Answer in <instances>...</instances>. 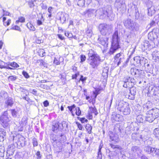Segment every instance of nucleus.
<instances>
[{
	"mask_svg": "<svg viewBox=\"0 0 159 159\" xmlns=\"http://www.w3.org/2000/svg\"><path fill=\"white\" fill-rule=\"evenodd\" d=\"M88 57L87 62L91 68L93 69L97 68L101 60L100 56L96 52L90 49L89 51Z\"/></svg>",
	"mask_w": 159,
	"mask_h": 159,
	"instance_id": "nucleus-1",
	"label": "nucleus"
},
{
	"mask_svg": "<svg viewBox=\"0 0 159 159\" xmlns=\"http://www.w3.org/2000/svg\"><path fill=\"white\" fill-rule=\"evenodd\" d=\"M123 80L124 82L123 87L126 88H130L129 90L130 93L132 94L133 95L131 96H134L136 93V89L135 88L132 87L134 83L135 82L134 79L127 76L125 77Z\"/></svg>",
	"mask_w": 159,
	"mask_h": 159,
	"instance_id": "nucleus-2",
	"label": "nucleus"
},
{
	"mask_svg": "<svg viewBox=\"0 0 159 159\" xmlns=\"http://www.w3.org/2000/svg\"><path fill=\"white\" fill-rule=\"evenodd\" d=\"M120 48L118 31H116L112 36L111 47L110 49V53H113Z\"/></svg>",
	"mask_w": 159,
	"mask_h": 159,
	"instance_id": "nucleus-3",
	"label": "nucleus"
},
{
	"mask_svg": "<svg viewBox=\"0 0 159 159\" xmlns=\"http://www.w3.org/2000/svg\"><path fill=\"white\" fill-rule=\"evenodd\" d=\"M159 116V109H153L147 112L146 116V120L149 122H152Z\"/></svg>",
	"mask_w": 159,
	"mask_h": 159,
	"instance_id": "nucleus-4",
	"label": "nucleus"
},
{
	"mask_svg": "<svg viewBox=\"0 0 159 159\" xmlns=\"http://www.w3.org/2000/svg\"><path fill=\"white\" fill-rule=\"evenodd\" d=\"M125 26L130 30L133 32L138 31L139 28V24L130 19H128L124 21Z\"/></svg>",
	"mask_w": 159,
	"mask_h": 159,
	"instance_id": "nucleus-5",
	"label": "nucleus"
},
{
	"mask_svg": "<svg viewBox=\"0 0 159 159\" xmlns=\"http://www.w3.org/2000/svg\"><path fill=\"white\" fill-rule=\"evenodd\" d=\"M120 127L119 125H116L114 128L115 134L112 136H110V142L111 141L112 143H116L119 141V137L117 134L121 132Z\"/></svg>",
	"mask_w": 159,
	"mask_h": 159,
	"instance_id": "nucleus-6",
	"label": "nucleus"
},
{
	"mask_svg": "<svg viewBox=\"0 0 159 159\" xmlns=\"http://www.w3.org/2000/svg\"><path fill=\"white\" fill-rule=\"evenodd\" d=\"M144 150L154 157H158L159 156V149L156 148L146 146L144 148Z\"/></svg>",
	"mask_w": 159,
	"mask_h": 159,
	"instance_id": "nucleus-7",
	"label": "nucleus"
},
{
	"mask_svg": "<svg viewBox=\"0 0 159 159\" xmlns=\"http://www.w3.org/2000/svg\"><path fill=\"white\" fill-rule=\"evenodd\" d=\"M0 120L4 127L7 126L9 125L10 120L8 117V113L7 111H5L0 118Z\"/></svg>",
	"mask_w": 159,
	"mask_h": 159,
	"instance_id": "nucleus-8",
	"label": "nucleus"
},
{
	"mask_svg": "<svg viewBox=\"0 0 159 159\" xmlns=\"http://www.w3.org/2000/svg\"><path fill=\"white\" fill-rule=\"evenodd\" d=\"M114 6L118 10L122 12L124 11L126 8L125 1L123 0H116Z\"/></svg>",
	"mask_w": 159,
	"mask_h": 159,
	"instance_id": "nucleus-9",
	"label": "nucleus"
},
{
	"mask_svg": "<svg viewBox=\"0 0 159 159\" xmlns=\"http://www.w3.org/2000/svg\"><path fill=\"white\" fill-rule=\"evenodd\" d=\"M69 15L65 12H59L57 14V18L60 20L61 23L63 24L64 23L66 20H68Z\"/></svg>",
	"mask_w": 159,
	"mask_h": 159,
	"instance_id": "nucleus-10",
	"label": "nucleus"
},
{
	"mask_svg": "<svg viewBox=\"0 0 159 159\" xmlns=\"http://www.w3.org/2000/svg\"><path fill=\"white\" fill-rule=\"evenodd\" d=\"M15 100L12 98L8 97L5 99L4 107L6 108L11 107L13 106Z\"/></svg>",
	"mask_w": 159,
	"mask_h": 159,
	"instance_id": "nucleus-11",
	"label": "nucleus"
},
{
	"mask_svg": "<svg viewBox=\"0 0 159 159\" xmlns=\"http://www.w3.org/2000/svg\"><path fill=\"white\" fill-rule=\"evenodd\" d=\"M159 30L158 29L153 30L152 32L149 33L148 38L149 40L153 41L157 39L159 36Z\"/></svg>",
	"mask_w": 159,
	"mask_h": 159,
	"instance_id": "nucleus-12",
	"label": "nucleus"
},
{
	"mask_svg": "<svg viewBox=\"0 0 159 159\" xmlns=\"http://www.w3.org/2000/svg\"><path fill=\"white\" fill-rule=\"evenodd\" d=\"M96 16L99 17L101 19L103 18L106 16H108V12L107 11H105L103 8H99L95 12Z\"/></svg>",
	"mask_w": 159,
	"mask_h": 159,
	"instance_id": "nucleus-13",
	"label": "nucleus"
},
{
	"mask_svg": "<svg viewBox=\"0 0 159 159\" xmlns=\"http://www.w3.org/2000/svg\"><path fill=\"white\" fill-rule=\"evenodd\" d=\"M109 26L105 24H100L99 26V30L103 35H106L108 32Z\"/></svg>",
	"mask_w": 159,
	"mask_h": 159,
	"instance_id": "nucleus-14",
	"label": "nucleus"
},
{
	"mask_svg": "<svg viewBox=\"0 0 159 159\" xmlns=\"http://www.w3.org/2000/svg\"><path fill=\"white\" fill-rule=\"evenodd\" d=\"M124 60V55L120 53H119L117 54L115 57L114 62L115 64H117V66H118Z\"/></svg>",
	"mask_w": 159,
	"mask_h": 159,
	"instance_id": "nucleus-15",
	"label": "nucleus"
},
{
	"mask_svg": "<svg viewBox=\"0 0 159 159\" xmlns=\"http://www.w3.org/2000/svg\"><path fill=\"white\" fill-rule=\"evenodd\" d=\"M127 102H124L122 100H119L116 102V107L117 110L120 111L124 107V105Z\"/></svg>",
	"mask_w": 159,
	"mask_h": 159,
	"instance_id": "nucleus-16",
	"label": "nucleus"
},
{
	"mask_svg": "<svg viewBox=\"0 0 159 159\" xmlns=\"http://www.w3.org/2000/svg\"><path fill=\"white\" fill-rule=\"evenodd\" d=\"M92 114H94L95 116L98 114V112L95 107H89V116L90 119H92L93 117Z\"/></svg>",
	"mask_w": 159,
	"mask_h": 159,
	"instance_id": "nucleus-17",
	"label": "nucleus"
},
{
	"mask_svg": "<svg viewBox=\"0 0 159 159\" xmlns=\"http://www.w3.org/2000/svg\"><path fill=\"white\" fill-rule=\"evenodd\" d=\"M122 112L124 115H127L130 113V110L129 107V105L128 103L124 105V107L120 111Z\"/></svg>",
	"mask_w": 159,
	"mask_h": 159,
	"instance_id": "nucleus-18",
	"label": "nucleus"
},
{
	"mask_svg": "<svg viewBox=\"0 0 159 159\" xmlns=\"http://www.w3.org/2000/svg\"><path fill=\"white\" fill-rule=\"evenodd\" d=\"M52 130L55 133L57 132L58 130L61 131L62 129V127H61V124L59 123H56L54 124L53 125L52 127Z\"/></svg>",
	"mask_w": 159,
	"mask_h": 159,
	"instance_id": "nucleus-19",
	"label": "nucleus"
},
{
	"mask_svg": "<svg viewBox=\"0 0 159 159\" xmlns=\"http://www.w3.org/2000/svg\"><path fill=\"white\" fill-rule=\"evenodd\" d=\"M134 59V63L137 66H139L142 64V63H143V60L141 59L139 56L135 57Z\"/></svg>",
	"mask_w": 159,
	"mask_h": 159,
	"instance_id": "nucleus-20",
	"label": "nucleus"
},
{
	"mask_svg": "<svg viewBox=\"0 0 159 159\" xmlns=\"http://www.w3.org/2000/svg\"><path fill=\"white\" fill-rule=\"evenodd\" d=\"M132 139L135 140H140L141 139H142L143 141H144L143 138L142 136V135H140L137 133H134L132 134Z\"/></svg>",
	"mask_w": 159,
	"mask_h": 159,
	"instance_id": "nucleus-21",
	"label": "nucleus"
},
{
	"mask_svg": "<svg viewBox=\"0 0 159 159\" xmlns=\"http://www.w3.org/2000/svg\"><path fill=\"white\" fill-rule=\"evenodd\" d=\"M121 116L119 114H117L116 112L113 113L111 116V119L112 120H113L116 121H119L120 120Z\"/></svg>",
	"mask_w": 159,
	"mask_h": 159,
	"instance_id": "nucleus-22",
	"label": "nucleus"
},
{
	"mask_svg": "<svg viewBox=\"0 0 159 159\" xmlns=\"http://www.w3.org/2000/svg\"><path fill=\"white\" fill-rule=\"evenodd\" d=\"M6 135L5 131L3 129L0 128V141H3Z\"/></svg>",
	"mask_w": 159,
	"mask_h": 159,
	"instance_id": "nucleus-23",
	"label": "nucleus"
},
{
	"mask_svg": "<svg viewBox=\"0 0 159 159\" xmlns=\"http://www.w3.org/2000/svg\"><path fill=\"white\" fill-rule=\"evenodd\" d=\"M108 70L109 67H106L103 69L102 75L104 79H106L108 77Z\"/></svg>",
	"mask_w": 159,
	"mask_h": 159,
	"instance_id": "nucleus-24",
	"label": "nucleus"
},
{
	"mask_svg": "<svg viewBox=\"0 0 159 159\" xmlns=\"http://www.w3.org/2000/svg\"><path fill=\"white\" fill-rule=\"evenodd\" d=\"M12 116L16 117L19 115V110L17 109H11L10 110Z\"/></svg>",
	"mask_w": 159,
	"mask_h": 159,
	"instance_id": "nucleus-25",
	"label": "nucleus"
},
{
	"mask_svg": "<svg viewBox=\"0 0 159 159\" xmlns=\"http://www.w3.org/2000/svg\"><path fill=\"white\" fill-rule=\"evenodd\" d=\"M108 38H106L105 39H101L100 40L99 43L102 45L104 46V47H107L108 45Z\"/></svg>",
	"mask_w": 159,
	"mask_h": 159,
	"instance_id": "nucleus-26",
	"label": "nucleus"
},
{
	"mask_svg": "<svg viewBox=\"0 0 159 159\" xmlns=\"http://www.w3.org/2000/svg\"><path fill=\"white\" fill-rule=\"evenodd\" d=\"M131 151L133 153H138L140 152V148L137 146L132 147L131 148Z\"/></svg>",
	"mask_w": 159,
	"mask_h": 159,
	"instance_id": "nucleus-27",
	"label": "nucleus"
},
{
	"mask_svg": "<svg viewBox=\"0 0 159 159\" xmlns=\"http://www.w3.org/2000/svg\"><path fill=\"white\" fill-rule=\"evenodd\" d=\"M8 97V95L7 92L4 91H2L0 92V98H4L5 99L6 98Z\"/></svg>",
	"mask_w": 159,
	"mask_h": 159,
	"instance_id": "nucleus-28",
	"label": "nucleus"
},
{
	"mask_svg": "<svg viewBox=\"0 0 159 159\" xmlns=\"http://www.w3.org/2000/svg\"><path fill=\"white\" fill-rule=\"evenodd\" d=\"M155 11L153 7H151L148 9V14L149 16H152L154 14Z\"/></svg>",
	"mask_w": 159,
	"mask_h": 159,
	"instance_id": "nucleus-29",
	"label": "nucleus"
},
{
	"mask_svg": "<svg viewBox=\"0 0 159 159\" xmlns=\"http://www.w3.org/2000/svg\"><path fill=\"white\" fill-rule=\"evenodd\" d=\"M85 128L88 133L89 134H90L92 132V126L89 124H87L85 125Z\"/></svg>",
	"mask_w": 159,
	"mask_h": 159,
	"instance_id": "nucleus-30",
	"label": "nucleus"
},
{
	"mask_svg": "<svg viewBox=\"0 0 159 159\" xmlns=\"http://www.w3.org/2000/svg\"><path fill=\"white\" fill-rule=\"evenodd\" d=\"M136 75L135 76V77H139L141 76L143 73V71L139 69H136Z\"/></svg>",
	"mask_w": 159,
	"mask_h": 159,
	"instance_id": "nucleus-31",
	"label": "nucleus"
},
{
	"mask_svg": "<svg viewBox=\"0 0 159 159\" xmlns=\"http://www.w3.org/2000/svg\"><path fill=\"white\" fill-rule=\"evenodd\" d=\"M78 6L81 7L83 6L85 4V0H76Z\"/></svg>",
	"mask_w": 159,
	"mask_h": 159,
	"instance_id": "nucleus-32",
	"label": "nucleus"
},
{
	"mask_svg": "<svg viewBox=\"0 0 159 159\" xmlns=\"http://www.w3.org/2000/svg\"><path fill=\"white\" fill-rule=\"evenodd\" d=\"M153 134L156 137L159 139V128L155 129L154 130Z\"/></svg>",
	"mask_w": 159,
	"mask_h": 159,
	"instance_id": "nucleus-33",
	"label": "nucleus"
},
{
	"mask_svg": "<svg viewBox=\"0 0 159 159\" xmlns=\"http://www.w3.org/2000/svg\"><path fill=\"white\" fill-rule=\"evenodd\" d=\"M159 52H157L156 53H153L152 54V58L153 59L157 60L159 59Z\"/></svg>",
	"mask_w": 159,
	"mask_h": 159,
	"instance_id": "nucleus-34",
	"label": "nucleus"
},
{
	"mask_svg": "<svg viewBox=\"0 0 159 159\" xmlns=\"http://www.w3.org/2000/svg\"><path fill=\"white\" fill-rule=\"evenodd\" d=\"M27 122V118L26 116H24L22 119V124L23 125H26Z\"/></svg>",
	"mask_w": 159,
	"mask_h": 159,
	"instance_id": "nucleus-35",
	"label": "nucleus"
},
{
	"mask_svg": "<svg viewBox=\"0 0 159 159\" xmlns=\"http://www.w3.org/2000/svg\"><path fill=\"white\" fill-rule=\"evenodd\" d=\"M124 95L126 98H127L129 99L133 100L134 98V96H133V97L131 96L133 95L131 93H130V92L129 94L125 93Z\"/></svg>",
	"mask_w": 159,
	"mask_h": 159,
	"instance_id": "nucleus-36",
	"label": "nucleus"
},
{
	"mask_svg": "<svg viewBox=\"0 0 159 159\" xmlns=\"http://www.w3.org/2000/svg\"><path fill=\"white\" fill-rule=\"evenodd\" d=\"M27 27L30 30L34 31L35 28L32 24L30 23H28L27 24Z\"/></svg>",
	"mask_w": 159,
	"mask_h": 159,
	"instance_id": "nucleus-37",
	"label": "nucleus"
},
{
	"mask_svg": "<svg viewBox=\"0 0 159 159\" xmlns=\"http://www.w3.org/2000/svg\"><path fill=\"white\" fill-rule=\"evenodd\" d=\"M150 46V43L148 41H146L144 43L143 46L145 49H147Z\"/></svg>",
	"mask_w": 159,
	"mask_h": 159,
	"instance_id": "nucleus-38",
	"label": "nucleus"
},
{
	"mask_svg": "<svg viewBox=\"0 0 159 159\" xmlns=\"http://www.w3.org/2000/svg\"><path fill=\"white\" fill-rule=\"evenodd\" d=\"M65 34L66 36H67L69 38H71L73 37V34L72 33L69 31H65Z\"/></svg>",
	"mask_w": 159,
	"mask_h": 159,
	"instance_id": "nucleus-39",
	"label": "nucleus"
},
{
	"mask_svg": "<svg viewBox=\"0 0 159 159\" xmlns=\"http://www.w3.org/2000/svg\"><path fill=\"white\" fill-rule=\"evenodd\" d=\"M110 145L111 146V148L113 149H118L119 150H121V148L119 146L117 145H113L112 144H110Z\"/></svg>",
	"mask_w": 159,
	"mask_h": 159,
	"instance_id": "nucleus-40",
	"label": "nucleus"
},
{
	"mask_svg": "<svg viewBox=\"0 0 159 159\" xmlns=\"http://www.w3.org/2000/svg\"><path fill=\"white\" fill-rule=\"evenodd\" d=\"M17 79V77L16 76H11L8 77V80L9 81H14Z\"/></svg>",
	"mask_w": 159,
	"mask_h": 159,
	"instance_id": "nucleus-41",
	"label": "nucleus"
},
{
	"mask_svg": "<svg viewBox=\"0 0 159 159\" xmlns=\"http://www.w3.org/2000/svg\"><path fill=\"white\" fill-rule=\"evenodd\" d=\"M144 65L145 67V68L146 69V70H147V71H151L152 66H151V67H150V65L147 63H145Z\"/></svg>",
	"mask_w": 159,
	"mask_h": 159,
	"instance_id": "nucleus-42",
	"label": "nucleus"
},
{
	"mask_svg": "<svg viewBox=\"0 0 159 159\" xmlns=\"http://www.w3.org/2000/svg\"><path fill=\"white\" fill-rule=\"evenodd\" d=\"M75 104H73L71 106H68L67 107V108L69 109V110L73 116H74V114L73 113L72 110L75 108Z\"/></svg>",
	"mask_w": 159,
	"mask_h": 159,
	"instance_id": "nucleus-43",
	"label": "nucleus"
},
{
	"mask_svg": "<svg viewBox=\"0 0 159 159\" xmlns=\"http://www.w3.org/2000/svg\"><path fill=\"white\" fill-rule=\"evenodd\" d=\"M136 69L135 68H132L131 69L130 71L132 75L135 76L136 75Z\"/></svg>",
	"mask_w": 159,
	"mask_h": 159,
	"instance_id": "nucleus-44",
	"label": "nucleus"
},
{
	"mask_svg": "<svg viewBox=\"0 0 159 159\" xmlns=\"http://www.w3.org/2000/svg\"><path fill=\"white\" fill-rule=\"evenodd\" d=\"M32 143L34 147H35L38 146V143L36 138H34L33 139Z\"/></svg>",
	"mask_w": 159,
	"mask_h": 159,
	"instance_id": "nucleus-45",
	"label": "nucleus"
},
{
	"mask_svg": "<svg viewBox=\"0 0 159 159\" xmlns=\"http://www.w3.org/2000/svg\"><path fill=\"white\" fill-rule=\"evenodd\" d=\"M25 18L23 17H21L19 18V20H16V24H18L19 22H25Z\"/></svg>",
	"mask_w": 159,
	"mask_h": 159,
	"instance_id": "nucleus-46",
	"label": "nucleus"
},
{
	"mask_svg": "<svg viewBox=\"0 0 159 159\" xmlns=\"http://www.w3.org/2000/svg\"><path fill=\"white\" fill-rule=\"evenodd\" d=\"M75 110L76 111L75 112L76 115L78 116L80 115L81 114V111L80 108L77 107L75 108Z\"/></svg>",
	"mask_w": 159,
	"mask_h": 159,
	"instance_id": "nucleus-47",
	"label": "nucleus"
},
{
	"mask_svg": "<svg viewBox=\"0 0 159 159\" xmlns=\"http://www.w3.org/2000/svg\"><path fill=\"white\" fill-rule=\"evenodd\" d=\"M153 94L156 96L155 97L156 98L158 99H159V90H155Z\"/></svg>",
	"mask_w": 159,
	"mask_h": 159,
	"instance_id": "nucleus-48",
	"label": "nucleus"
},
{
	"mask_svg": "<svg viewBox=\"0 0 159 159\" xmlns=\"http://www.w3.org/2000/svg\"><path fill=\"white\" fill-rule=\"evenodd\" d=\"M94 11V10H93L89 9L87 11V13L88 14L89 16H90L93 14Z\"/></svg>",
	"mask_w": 159,
	"mask_h": 159,
	"instance_id": "nucleus-49",
	"label": "nucleus"
},
{
	"mask_svg": "<svg viewBox=\"0 0 159 159\" xmlns=\"http://www.w3.org/2000/svg\"><path fill=\"white\" fill-rule=\"evenodd\" d=\"M61 124V127H62V129L65 127H67V125L66 124V122L65 121H63L61 123H59Z\"/></svg>",
	"mask_w": 159,
	"mask_h": 159,
	"instance_id": "nucleus-50",
	"label": "nucleus"
},
{
	"mask_svg": "<svg viewBox=\"0 0 159 159\" xmlns=\"http://www.w3.org/2000/svg\"><path fill=\"white\" fill-rule=\"evenodd\" d=\"M137 120H138V122H143V119L142 118L141 115L138 116L137 117Z\"/></svg>",
	"mask_w": 159,
	"mask_h": 159,
	"instance_id": "nucleus-51",
	"label": "nucleus"
},
{
	"mask_svg": "<svg viewBox=\"0 0 159 159\" xmlns=\"http://www.w3.org/2000/svg\"><path fill=\"white\" fill-rule=\"evenodd\" d=\"M153 139L151 138H149L147 140V143L148 145H150L152 144Z\"/></svg>",
	"mask_w": 159,
	"mask_h": 159,
	"instance_id": "nucleus-52",
	"label": "nucleus"
},
{
	"mask_svg": "<svg viewBox=\"0 0 159 159\" xmlns=\"http://www.w3.org/2000/svg\"><path fill=\"white\" fill-rule=\"evenodd\" d=\"M11 23V20L10 19H9L7 21H5L3 22L4 25L5 26H8Z\"/></svg>",
	"mask_w": 159,
	"mask_h": 159,
	"instance_id": "nucleus-53",
	"label": "nucleus"
},
{
	"mask_svg": "<svg viewBox=\"0 0 159 159\" xmlns=\"http://www.w3.org/2000/svg\"><path fill=\"white\" fill-rule=\"evenodd\" d=\"M87 36L91 37L92 35V31L91 30H88L87 31Z\"/></svg>",
	"mask_w": 159,
	"mask_h": 159,
	"instance_id": "nucleus-54",
	"label": "nucleus"
},
{
	"mask_svg": "<svg viewBox=\"0 0 159 159\" xmlns=\"http://www.w3.org/2000/svg\"><path fill=\"white\" fill-rule=\"evenodd\" d=\"M10 65L14 67H17L19 66V65L15 62H13L10 63Z\"/></svg>",
	"mask_w": 159,
	"mask_h": 159,
	"instance_id": "nucleus-55",
	"label": "nucleus"
},
{
	"mask_svg": "<svg viewBox=\"0 0 159 159\" xmlns=\"http://www.w3.org/2000/svg\"><path fill=\"white\" fill-rule=\"evenodd\" d=\"M86 57L84 55H81L80 56L81 61L80 62H82L86 60Z\"/></svg>",
	"mask_w": 159,
	"mask_h": 159,
	"instance_id": "nucleus-56",
	"label": "nucleus"
},
{
	"mask_svg": "<svg viewBox=\"0 0 159 159\" xmlns=\"http://www.w3.org/2000/svg\"><path fill=\"white\" fill-rule=\"evenodd\" d=\"M22 74L25 76V77L26 78H28L30 77V76L28 75V74L26 72L23 71L22 72Z\"/></svg>",
	"mask_w": 159,
	"mask_h": 159,
	"instance_id": "nucleus-57",
	"label": "nucleus"
},
{
	"mask_svg": "<svg viewBox=\"0 0 159 159\" xmlns=\"http://www.w3.org/2000/svg\"><path fill=\"white\" fill-rule=\"evenodd\" d=\"M76 124L79 129L80 130H82L83 129V127L81 124H80L78 122H76Z\"/></svg>",
	"mask_w": 159,
	"mask_h": 159,
	"instance_id": "nucleus-58",
	"label": "nucleus"
},
{
	"mask_svg": "<svg viewBox=\"0 0 159 159\" xmlns=\"http://www.w3.org/2000/svg\"><path fill=\"white\" fill-rule=\"evenodd\" d=\"M102 156L101 151H99L98 152V159H102Z\"/></svg>",
	"mask_w": 159,
	"mask_h": 159,
	"instance_id": "nucleus-59",
	"label": "nucleus"
},
{
	"mask_svg": "<svg viewBox=\"0 0 159 159\" xmlns=\"http://www.w3.org/2000/svg\"><path fill=\"white\" fill-rule=\"evenodd\" d=\"M80 120L82 123H84V122L87 123L88 122V120L84 118H80Z\"/></svg>",
	"mask_w": 159,
	"mask_h": 159,
	"instance_id": "nucleus-60",
	"label": "nucleus"
},
{
	"mask_svg": "<svg viewBox=\"0 0 159 159\" xmlns=\"http://www.w3.org/2000/svg\"><path fill=\"white\" fill-rule=\"evenodd\" d=\"M11 29L13 30H20V27L17 25L15 26L14 27H13L11 28Z\"/></svg>",
	"mask_w": 159,
	"mask_h": 159,
	"instance_id": "nucleus-61",
	"label": "nucleus"
},
{
	"mask_svg": "<svg viewBox=\"0 0 159 159\" xmlns=\"http://www.w3.org/2000/svg\"><path fill=\"white\" fill-rule=\"evenodd\" d=\"M93 93L94 95V98H96L97 95L99 93H98V91L97 90H96L94 91H93Z\"/></svg>",
	"mask_w": 159,
	"mask_h": 159,
	"instance_id": "nucleus-62",
	"label": "nucleus"
},
{
	"mask_svg": "<svg viewBox=\"0 0 159 159\" xmlns=\"http://www.w3.org/2000/svg\"><path fill=\"white\" fill-rule=\"evenodd\" d=\"M35 42L37 43L40 44V43H42L43 41L42 40L40 39L39 38H38L36 39Z\"/></svg>",
	"mask_w": 159,
	"mask_h": 159,
	"instance_id": "nucleus-63",
	"label": "nucleus"
},
{
	"mask_svg": "<svg viewBox=\"0 0 159 159\" xmlns=\"http://www.w3.org/2000/svg\"><path fill=\"white\" fill-rule=\"evenodd\" d=\"M29 5L30 7V8H32L34 6V2L33 1H31V2H29Z\"/></svg>",
	"mask_w": 159,
	"mask_h": 159,
	"instance_id": "nucleus-64",
	"label": "nucleus"
}]
</instances>
